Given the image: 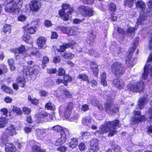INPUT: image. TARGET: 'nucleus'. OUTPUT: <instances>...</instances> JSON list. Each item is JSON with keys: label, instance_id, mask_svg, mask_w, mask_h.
I'll return each instance as SVG.
<instances>
[{"label": "nucleus", "instance_id": "nucleus-1", "mask_svg": "<svg viewBox=\"0 0 152 152\" xmlns=\"http://www.w3.org/2000/svg\"><path fill=\"white\" fill-rule=\"evenodd\" d=\"M28 64L30 65L24 67L23 70V74L22 75L20 74L17 79L19 86L22 87L24 86L26 83L25 75H32L33 74L36 75L38 73L39 70V66L37 65H32L34 64L33 61H28Z\"/></svg>", "mask_w": 152, "mask_h": 152}, {"label": "nucleus", "instance_id": "nucleus-2", "mask_svg": "<svg viewBox=\"0 0 152 152\" xmlns=\"http://www.w3.org/2000/svg\"><path fill=\"white\" fill-rule=\"evenodd\" d=\"M119 121L116 120L112 122L106 121L104 124L102 125L99 127V130L95 132L94 134L98 133L103 134L109 132V136L112 137L117 132L116 127H120Z\"/></svg>", "mask_w": 152, "mask_h": 152}, {"label": "nucleus", "instance_id": "nucleus-3", "mask_svg": "<svg viewBox=\"0 0 152 152\" xmlns=\"http://www.w3.org/2000/svg\"><path fill=\"white\" fill-rule=\"evenodd\" d=\"M136 7L137 8L141 10L142 12L140 13V17L137 19L135 27L134 28L130 27L128 28V34H130L133 35L134 31L137 29L138 25L139 24L141 25L142 24L146 23L145 19L146 17L144 11L146 7L145 3L141 0H138L136 4Z\"/></svg>", "mask_w": 152, "mask_h": 152}, {"label": "nucleus", "instance_id": "nucleus-4", "mask_svg": "<svg viewBox=\"0 0 152 152\" xmlns=\"http://www.w3.org/2000/svg\"><path fill=\"white\" fill-rule=\"evenodd\" d=\"M11 51L15 53V56L16 58L18 59V57L20 54H23L26 52L27 55L28 56L31 55H34L36 54L37 52V49L36 48H30L28 50L26 49L25 46L21 45L18 48H14L11 50Z\"/></svg>", "mask_w": 152, "mask_h": 152}, {"label": "nucleus", "instance_id": "nucleus-5", "mask_svg": "<svg viewBox=\"0 0 152 152\" xmlns=\"http://www.w3.org/2000/svg\"><path fill=\"white\" fill-rule=\"evenodd\" d=\"M62 7V9L59 12V15L64 20H67L71 17L72 10L70 8L69 5L66 4H63Z\"/></svg>", "mask_w": 152, "mask_h": 152}, {"label": "nucleus", "instance_id": "nucleus-6", "mask_svg": "<svg viewBox=\"0 0 152 152\" xmlns=\"http://www.w3.org/2000/svg\"><path fill=\"white\" fill-rule=\"evenodd\" d=\"M73 108V104L70 102L67 104L66 107L63 106L59 107V112L60 116L64 117L66 118H68L70 116L71 112Z\"/></svg>", "mask_w": 152, "mask_h": 152}, {"label": "nucleus", "instance_id": "nucleus-7", "mask_svg": "<svg viewBox=\"0 0 152 152\" xmlns=\"http://www.w3.org/2000/svg\"><path fill=\"white\" fill-rule=\"evenodd\" d=\"M23 4V0H12L10 1V12L18 14Z\"/></svg>", "mask_w": 152, "mask_h": 152}, {"label": "nucleus", "instance_id": "nucleus-8", "mask_svg": "<svg viewBox=\"0 0 152 152\" xmlns=\"http://www.w3.org/2000/svg\"><path fill=\"white\" fill-rule=\"evenodd\" d=\"M113 99L110 98L105 105V110L108 113L112 114L113 113H115L118 111V105H114L113 104Z\"/></svg>", "mask_w": 152, "mask_h": 152}, {"label": "nucleus", "instance_id": "nucleus-9", "mask_svg": "<svg viewBox=\"0 0 152 152\" xmlns=\"http://www.w3.org/2000/svg\"><path fill=\"white\" fill-rule=\"evenodd\" d=\"M152 61V53L151 54L148 56L147 63L144 67V72L142 76V80H146L149 74L151 76H152V66H151L149 64L150 62Z\"/></svg>", "mask_w": 152, "mask_h": 152}, {"label": "nucleus", "instance_id": "nucleus-10", "mask_svg": "<svg viewBox=\"0 0 152 152\" xmlns=\"http://www.w3.org/2000/svg\"><path fill=\"white\" fill-rule=\"evenodd\" d=\"M111 70L115 75H120L124 73V69L121 64L118 62H115L112 65Z\"/></svg>", "mask_w": 152, "mask_h": 152}, {"label": "nucleus", "instance_id": "nucleus-11", "mask_svg": "<svg viewBox=\"0 0 152 152\" xmlns=\"http://www.w3.org/2000/svg\"><path fill=\"white\" fill-rule=\"evenodd\" d=\"M36 116L37 118V121L39 123L50 121L52 119V116L50 114L46 112L38 113L36 115Z\"/></svg>", "mask_w": 152, "mask_h": 152}, {"label": "nucleus", "instance_id": "nucleus-12", "mask_svg": "<svg viewBox=\"0 0 152 152\" xmlns=\"http://www.w3.org/2000/svg\"><path fill=\"white\" fill-rule=\"evenodd\" d=\"M142 81V82H140L137 85H134V83H131L128 84L127 86L128 89L133 92H138L141 91L143 89V86L144 84V81Z\"/></svg>", "mask_w": 152, "mask_h": 152}, {"label": "nucleus", "instance_id": "nucleus-13", "mask_svg": "<svg viewBox=\"0 0 152 152\" xmlns=\"http://www.w3.org/2000/svg\"><path fill=\"white\" fill-rule=\"evenodd\" d=\"M69 133L68 129L66 128L64 129L61 132V137L56 140L55 143V145L57 146L63 144L65 142L66 137L69 134Z\"/></svg>", "mask_w": 152, "mask_h": 152}, {"label": "nucleus", "instance_id": "nucleus-14", "mask_svg": "<svg viewBox=\"0 0 152 152\" xmlns=\"http://www.w3.org/2000/svg\"><path fill=\"white\" fill-rule=\"evenodd\" d=\"M80 11L82 12V14L84 16L91 17L93 16L95 12L92 8L84 6H81L79 8Z\"/></svg>", "mask_w": 152, "mask_h": 152}, {"label": "nucleus", "instance_id": "nucleus-15", "mask_svg": "<svg viewBox=\"0 0 152 152\" xmlns=\"http://www.w3.org/2000/svg\"><path fill=\"white\" fill-rule=\"evenodd\" d=\"M134 116L132 119V121L134 123L137 124L145 120V118L144 116H140L141 114V112L140 111H134Z\"/></svg>", "mask_w": 152, "mask_h": 152}, {"label": "nucleus", "instance_id": "nucleus-16", "mask_svg": "<svg viewBox=\"0 0 152 152\" xmlns=\"http://www.w3.org/2000/svg\"><path fill=\"white\" fill-rule=\"evenodd\" d=\"M77 44L74 42H71V43H64L63 45L61 46L59 48H57V50L59 52H63L65 50V49L67 48L71 47L72 48H74L77 46Z\"/></svg>", "mask_w": 152, "mask_h": 152}, {"label": "nucleus", "instance_id": "nucleus-17", "mask_svg": "<svg viewBox=\"0 0 152 152\" xmlns=\"http://www.w3.org/2000/svg\"><path fill=\"white\" fill-rule=\"evenodd\" d=\"M30 10L33 12H36L38 11L40 7V3L37 1H32L29 4Z\"/></svg>", "mask_w": 152, "mask_h": 152}, {"label": "nucleus", "instance_id": "nucleus-18", "mask_svg": "<svg viewBox=\"0 0 152 152\" xmlns=\"http://www.w3.org/2000/svg\"><path fill=\"white\" fill-rule=\"evenodd\" d=\"M46 39L44 37H40L38 38L37 44L39 48H45L46 47Z\"/></svg>", "mask_w": 152, "mask_h": 152}, {"label": "nucleus", "instance_id": "nucleus-19", "mask_svg": "<svg viewBox=\"0 0 152 152\" xmlns=\"http://www.w3.org/2000/svg\"><path fill=\"white\" fill-rule=\"evenodd\" d=\"M90 147L91 149L94 151L97 152L99 150L98 141L97 139L94 138L91 141Z\"/></svg>", "mask_w": 152, "mask_h": 152}, {"label": "nucleus", "instance_id": "nucleus-20", "mask_svg": "<svg viewBox=\"0 0 152 152\" xmlns=\"http://www.w3.org/2000/svg\"><path fill=\"white\" fill-rule=\"evenodd\" d=\"M93 122L94 120L89 116L84 117L82 121V124L83 125L88 127H90L91 124H93Z\"/></svg>", "mask_w": 152, "mask_h": 152}, {"label": "nucleus", "instance_id": "nucleus-21", "mask_svg": "<svg viewBox=\"0 0 152 152\" xmlns=\"http://www.w3.org/2000/svg\"><path fill=\"white\" fill-rule=\"evenodd\" d=\"M2 141L5 146V150L6 152H10V141L9 136H4L2 139Z\"/></svg>", "mask_w": 152, "mask_h": 152}, {"label": "nucleus", "instance_id": "nucleus-22", "mask_svg": "<svg viewBox=\"0 0 152 152\" xmlns=\"http://www.w3.org/2000/svg\"><path fill=\"white\" fill-rule=\"evenodd\" d=\"M24 30L26 31L30 34H33L35 33L37 28L35 26H31L29 24L25 26L24 27Z\"/></svg>", "mask_w": 152, "mask_h": 152}, {"label": "nucleus", "instance_id": "nucleus-23", "mask_svg": "<svg viewBox=\"0 0 152 152\" xmlns=\"http://www.w3.org/2000/svg\"><path fill=\"white\" fill-rule=\"evenodd\" d=\"M113 83L115 87L119 88H122L124 85V82L123 81L118 79L114 80Z\"/></svg>", "mask_w": 152, "mask_h": 152}, {"label": "nucleus", "instance_id": "nucleus-24", "mask_svg": "<svg viewBox=\"0 0 152 152\" xmlns=\"http://www.w3.org/2000/svg\"><path fill=\"white\" fill-rule=\"evenodd\" d=\"M148 101V100L147 98H145L144 97L140 98L139 100L138 103L140 108L142 109L143 108Z\"/></svg>", "mask_w": 152, "mask_h": 152}, {"label": "nucleus", "instance_id": "nucleus-25", "mask_svg": "<svg viewBox=\"0 0 152 152\" xmlns=\"http://www.w3.org/2000/svg\"><path fill=\"white\" fill-rule=\"evenodd\" d=\"M77 144V139L76 138H73L71 139L70 142L68 144V145L69 148H74L76 147Z\"/></svg>", "mask_w": 152, "mask_h": 152}, {"label": "nucleus", "instance_id": "nucleus-26", "mask_svg": "<svg viewBox=\"0 0 152 152\" xmlns=\"http://www.w3.org/2000/svg\"><path fill=\"white\" fill-rule=\"evenodd\" d=\"M91 104L94 106H97L100 110H103V107L101 104H99V101L97 99H93L91 101Z\"/></svg>", "mask_w": 152, "mask_h": 152}, {"label": "nucleus", "instance_id": "nucleus-27", "mask_svg": "<svg viewBox=\"0 0 152 152\" xmlns=\"http://www.w3.org/2000/svg\"><path fill=\"white\" fill-rule=\"evenodd\" d=\"M91 68L92 69L94 75L96 76L98 73V67L96 65V63L94 62H92L91 65Z\"/></svg>", "mask_w": 152, "mask_h": 152}, {"label": "nucleus", "instance_id": "nucleus-28", "mask_svg": "<svg viewBox=\"0 0 152 152\" xmlns=\"http://www.w3.org/2000/svg\"><path fill=\"white\" fill-rule=\"evenodd\" d=\"M101 84L104 86H107V83L105 79L106 78V73L105 72H103L101 73Z\"/></svg>", "mask_w": 152, "mask_h": 152}, {"label": "nucleus", "instance_id": "nucleus-29", "mask_svg": "<svg viewBox=\"0 0 152 152\" xmlns=\"http://www.w3.org/2000/svg\"><path fill=\"white\" fill-rule=\"evenodd\" d=\"M62 56L65 58H69L71 59L75 56V54L71 53L68 52H65L62 55Z\"/></svg>", "mask_w": 152, "mask_h": 152}, {"label": "nucleus", "instance_id": "nucleus-30", "mask_svg": "<svg viewBox=\"0 0 152 152\" xmlns=\"http://www.w3.org/2000/svg\"><path fill=\"white\" fill-rule=\"evenodd\" d=\"M28 100L31 103L34 105H36L39 103L38 100L28 95Z\"/></svg>", "mask_w": 152, "mask_h": 152}, {"label": "nucleus", "instance_id": "nucleus-31", "mask_svg": "<svg viewBox=\"0 0 152 152\" xmlns=\"http://www.w3.org/2000/svg\"><path fill=\"white\" fill-rule=\"evenodd\" d=\"M45 108L48 110H55L56 109L55 106L54 104L49 102L47 103L45 105Z\"/></svg>", "mask_w": 152, "mask_h": 152}, {"label": "nucleus", "instance_id": "nucleus-32", "mask_svg": "<svg viewBox=\"0 0 152 152\" xmlns=\"http://www.w3.org/2000/svg\"><path fill=\"white\" fill-rule=\"evenodd\" d=\"M23 40L28 43H32V39L28 35H25L22 37Z\"/></svg>", "mask_w": 152, "mask_h": 152}, {"label": "nucleus", "instance_id": "nucleus-33", "mask_svg": "<svg viewBox=\"0 0 152 152\" xmlns=\"http://www.w3.org/2000/svg\"><path fill=\"white\" fill-rule=\"evenodd\" d=\"M59 30L64 33L67 34L68 31L69 29V27H65L64 26H60L58 28Z\"/></svg>", "mask_w": 152, "mask_h": 152}, {"label": "nucleus", "instance_id": "nucleus-34", "mask_svg": "<svg viewBox=\"0 0 152 152\" xmlns=\"http://www.w3.org/2000/svg\"><path fill=\"white\" fill-rule=\"evenodd\" d=\"M95 38V35L92 33H89L88 34L87 38L89 40L88 41V40L87 42L88 43H90L91 42L93 41Z\"/></svg>", "mask_w": 152, "mask_h": 152}, {"label": "nucleus", "instance_id": "nucleus-35", "mask_svg": "<svg viewBox=\"0 0 152 152\" xmlns=\"http://www.w3.org/2000/svg\"><path fill=\"white\" fill-rule=\"evenodd\" d=\"M72 80V78L67 75H65L64 77V81L65 82V85L66 86L67 83L66 82H69Z\"/></svg>", "mask_w": 152, "mask_h": 152}, {"label": "nucleus", "instance_id": "nucleus-36", "mask_svg": "<svg viewBox=\"0 0 152 152\" xmlns=\"http://www.w3.org/2000/svg\"><path fill=\"white\" fill-rule=\"evenodd\" d=\"M134 0H126L124 1V5L125 6H127L131 7L133 6V2Z\"/></svg>", "mask_w": 152, "mask_h": 152}, {"label": "nucleus", "instance_id": "nucleus-37", "mask_svg": "<svg viewBox=\"0 0 152 152\" xmlns=\"http://www.w3.org/2000/svg\"><path fill=\"white\" fill-rule=\"evenodd\" d=\"M49 61V58L47 56L43 57L42 61V66L43 68H44L46 66V64L48 63Z\"/></svg>", "mask_w": 152, "mask_h": 152}, {"label": "nucleus", "instance_id": "nucleus-38", "mask_svg": "<svg viewBox=\"0 0 152 152\" xmlns=\"http://www.w3.org/2000/svg\"><path fill=\"white\" fill-rule=\"evenodd\" d=\"M16 130L14 125H11L10 126V136H13L16 134Z\"/></svg>", "mask_w": 152, "mask_h": 152}, {"label": "nucleus", "instance_id": "nucleus-39", "mask_svg": "<svg viewBox=\"0 0 152 152\" xmlns=\"http://www.w3.org/2000/svg\"><path fill=\"white\" fill-rule=\"evenodd\" d=\"M7 123V121L5 118H0V128L4 127Z\"/></svg>", "mask_w": 152, "mask_h": 152}, {"label": "nucleus", "instance_id": "nucleus-40", "mask_svg": "<svg viewBox=\"0 0 152 152\" xmlns=\"http://www.w3.org/2000/svg\"><path fill=\"white\" fill-rule=\"evenodd\" d=\"M12 110L14 112H15L18 115H21L22 113L20 109L17 107L13 106L12 108Z\"/></svg>", "mask_w": 152, "mask_h": 152}, {"label": "nucleus", "instance_id": "nucleus-41", "mask_svg": "<svg viewBox=\"0 0 152 152\" xmlns=\"http://www.w3.org/2000/svg\"><path fill=\"white\" fill-rule=\"evenodd\" d=\"M31 127H33L32 125H30L29 127L26 126L24 128V130L26 133H28L32 131L33 128Z\"/></svg>", "mask_w": 152, "mask_h": 152}, {"label": "nucleus", "instance_id": "nucleus-42", "mask_svg": "<svg viewBox=\"0 0 152 152\" xmlns=\"http://www.w3.org/2000/svg\"><path fill=\"white\" fill-rule=\"evenodd\" d=\"M109 9L111 11H115L116 9L115 4L113 3H110L109 6Z\"/></svg>", "mask_w": 152, "mask_h": 152}, {"label": "nucleus", "instance_id": "nucleus-43", "mask_svg": "<svg viewBox=\"0 0 152 152\" xmlns=\"http://www.w3.org/2000/svg\"><path fill=\"white\" fill-rule=\"evenodd\" d=\"M78 78L82 80L86 81L88 80V77L85 74H81L78 76Z\"/></svg>", "mask_w": 152, "mask_h": 152}, {"label": "nucleus", "instance_id": "nucleus-44", "mask_svg": "<svg viewBox=\"0 0 152 152\" xmlns=\"http://www.w3.org/2000/svg\"><path fill=\"white\" fill-rule=\"evenodd\" d=\"M52 129L53 131H56L57 132H59L63 130H62V128L61 126L58 125L56 126L51 128Z\"/></svg>", "mask_w": 152, "mask_h": 152}, {"label": "nucleus", "instance_id": "nucleus-45", "mask_svg": "<svg viewBox=\"0 0 152 152\" xmlns=\"http://www.w3.org/2000/svg\"><path fill=\"white\" fill-rule=\"evenodd\" d=\"M69 29L68 31L67 34L69 35H75L76 34V31L75 30L69 27Z\"/></svg>", "mask_w": 152, "mask_h": 152}, {"label": "nucleus", "instance_id": "nucleus-46", "mask_svg": "<svg viewBox=\"0 0 152 152\" xmlns=\"http://www.w3.org/2000/svg\"><path fill=\"white\" fill-rule=\"evenodd\" d=\"M32 152H41L39 147L37 145H34L32 147Z\"/></svg>", "mask_w": 152, "mask_h": 152}, {"label": "nucleus", "instance_id": "nucleus-47", "mask_svg": "<svg viewBox=\"0 0 152 152\" xmlns=\"http://www.w3.org/2000/svg\"><path fill=\"white\" fill-rule=\"evenodd\" d=\"M79 148L81 151H84L86 148V145L83 142L80 143L78 145Z\"/></svg>", "mask_w": 152, "mask_h": 152}, {"label": "nucleus", "instance_id": "nucleus-48", "mask_svg": "<svg viewBox=\"0 0 152 152\" xmlns=\"http://www.w3.org/2000/svg\"><path fill=\"white\" fill-rule=\"evenodd\" d=\"M46 130L44 129H37L36 130V133L38 135H42L45 134Z\"/></svg>", "mask_w": 152, "mask_h": 152}, {"label": "nucleus", "instance_id": "nucleus-49", "mask_svg": "<svg viewBox=\"0 0 152 152\" xmlns=\"http://www.w3.org/2000/svg\"><path fill=\"white\" fill-rule=\"evenodd\" d=\"M22 110L23 113L26 114H28L31 111L30 108L26 107H23Z\"/></svg>", "mask_w": 152, "mask_h": 152}, {"label": "nucleus", "instance_id": "nucleus-50", "mask_svg": "<svg viewBox=\"0 0 152 152\" xmlns=\"http://www.w3.org/2000/svg\"><path fill=\"white\" fill-rule=\"evenodd\" d=\"M67 148L64 146L59 147L57 148V151L61 152H65L66 151Z\"/></svg>", "mask_w": 152, "mask_h": 152}, {"label": "nucleus", "instance_id": "nucleus-51", "mask_svg": "<svg viewBox=\"0 0 152 152\" xmlns=\"http://www.w3.org/2000/svg\"><path fill=\"white\" fill-rule=\"evenodd\" d=\"M150 104L151 105V107L149 108V110L148 117L151 120L152 119V101L150 102Z\"/></svg>", "mask_w": 152, "mask_h": 152}, {"label": "nucleus", "instance_id": "nucleus-52", "mask_svg": "<svg viewBox=\"0 0 152 152\" xmlns=\"http://www.w3.org/2000/svg\"><path fill=\"white\" fill-rule=\"evenodd\" d=\"M9 25L6 24L4 25L3 28V31L4 33H6L10 30Z\"/></svg>", "mask_w": 152, "mask_h": 152}, {"label": "nucleus", "instance_id": "nucleus-53", "mask_svg": "<svg viewBox=\"0 0 152 152\" xmlns=\"http://www.w3.org/2000/svg\"><path fill=\"white\" fill-rule=\"evenodd\" d=\"M26 19V17L23 15H20L18 17V20L23 22L25 21Z\"/></svg>", "mask_w": 152, "mask_h": 152}, {"label": "nucleus", "instance_id": "nucleus-54", "mask_svg": "<svg viewBox=\"0 0 152 152\" xmlns=\"http://www.w3.org/2000/svg\"><path fill=\"white\" fill-rule=\"evenodd\" d=\"M58 75L59 76H62L64 75L65 72L64 69L63 68H59L58 71Z\"/></svg>", "mask_w": 152, "mask_h": 152}, {"label": "nucleus", "instance_id": "nucleus-55", "mask_svg": "<svg viewBox=\"0 0 152 152\" xmlns=\"http://www.w3.org/2000/svg\"><path fill=\"white\" fill-rule=\"evenodd\" d=\"M84 18L81 20L76 18L73 20V22L74 24H78L80 23L81 22H83L84 21Z\"/></svg>", "mask_w": 152, "mask_h": 152}, {"label": "nucleus", "instance_id": "nucleus-56", "mask_svg": "<svg viewBox=\"0 0 152 152\" xmlns=\"http://www.w3.org/2000/svg\"><path fill=\"white\" fill-rule=\"evenodd\" d=\"M81 135L83 138L87 139L88 137L89 134L86 132H82L81 133Z\"/></svg>", "mask_w": 152, "mask_h": 152}, {"label": "nucleus", "instance_id": "nucleus-57", "mask_svg": "<svg viewBox=\"0 0 152 152\" xmlns=\"http://www.w3.org/2000/svg\"><path fill=\"white\" fill-rule=\"evenodd\" d=\"M60 61V57L59 56H55L53 58V62L54 63H58Z\"/></svg>", "mask_w": 152, "mask_h": 152}, {"label": "nucleus", "instance_id": "nucleus-58", "mask_svg": "<svg viewBox=\"0 0 152 152\" xmlns=\"http://www.w3.org/2000/svg\"><path fill=\"white\" fill-rule=\"evenodd\" d=\"M1 89L7 93H10V89L4 85H3L1 86Z\"/></svg>", "mask_w": 152, "mask_h": 152}, {"label": "nucleus", "instance_id": "nucleus-59", "mask_svg": "<svg viewBox=\"0 0 152 152\" xmlns=\"http://www.w3.org/2000/svg\"><path fill=\"white\" fill-rule=\"evenodd\" d=\"M44 23L45 26L47 27L51 26L52 25L51 22L48 20H45Z\"/></svg>", "mask_w": 152, "mask_h": 152}, {"label": "nucleus", "instance_id": "nucleus-60", "mask_svg": "<svg viewBox=\"0 0 152 152\" xmlns=\"http://www.w3.org/2000/svg\"><path fill=\"white\" fill-rule=\"evenodd\" d=\"M57 72L56 69H47V72L50 74H54Z\"/></svg>", "mask_w": 152, "mask_h": 152}, {"label": "nucleus", "instance_id": "nucleus-61", "mask_svg": "<svg viewBox=\"0 0 152 152\" xmlns=\"http://www.w3.org/2000/svg\"><path fill=\"white\" fill-rule=\"evenodd\" d=\"M115 152H120V148L118 145H115L113 148Z\"/></svg>", "mask_w": 152, "mask_h": 152}, {"label": "nucleus", "instance_id": "nucleus-62", "mask_svg": "<svg viewBox=\"0 0 152 152\" xmlns=\"http://www.w3.org/2000/svg\"><path fill=\"white\" fill-rule=\"evenodd\" d=\"M58 37V35L56 32H52L51 38L52 39H56Z\"/></svg>", "mask_w": 152, "mask_h": 152}, {"label": "nucleus", "instance_id": "nucleus-63", "mask_svg": "<svg viewBox=\"0 0 152 152\" xmlns=\"http://www.w3.org/2000/svg\"><path fill=\"white\" fill-rule=\"evenodd\" d=\"M64 94L67 97H69L71 96V94L69 91L66 89H64Z\"/></svg>", "mask_w": 152, "mask_h": 152}, {"label": "nucleus", "instance_id": "nucleus-64", "mask_svg": "<svg viewBox=\"0 0 152 152\" xmlns=\"http://www.w3.org/2000/svg\"><path fill=\"white\" fill-rule=\"evenodd\" d=\"M15 150L16 148L15 146L10 143V152H15Z\"/></svg>", "mask_w": 152, "mask_h": 152}]
</instances>
